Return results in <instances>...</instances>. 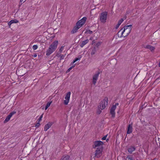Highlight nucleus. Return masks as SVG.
Instances as JSON below:
<instances>
[{"mask_svg":"<svg viewBox=\"0 0 160 160\" xmlns=\"http://www.w3.org/2000/svg\"><path fill=\"white\" fill-rule=\"evenodd\" d=\"M132 25H129L125 26L121 29L117 33L118 37H125L127 36L130 32L132 29Z\"/></svg>","mask_w":160,"mask_h":160,"instance_id":"nucleus-1","label":"nucleus"},{"mask_svg":"<svg viewBox=\"0 0 160 160\" xmlns=\"http://www.w3.org/2000/svg\"><path fill=\"white\" fill-rule=\"evenodd\" d=\"M58 42L57 40L54 41L49 46L47 50L46 55L49 56L57 48Z\"/></svg>","mask_w":160,"mask_h":160,"instance_id":"nucleus-2","label":"nucleus"},{"mask_svg":"<svg viewBox=\"0 0 160 160\" xmlns=\"http://www.w3.org/2000/svg\"><path fill=\"white\" fill-rule=\"evenodd\" d=\"M108 12H102L100 15L99 20L102 23H105L106 22L107 18Z\"/></svg>","mask_w":160,"mask_h":160,"instance_id":"nucleus-3","label":"nucleus"},{"mask_svg":"<svg viewBox=\"0 0 160 160\" xmlns=\"http://www.w3.org/2000/svg\"><path fill=\"white\" fill-rule=\"evenodd\" d=\"M108 101V98H105L100 102L99 106H98V108H100L101 110L103 109L107 106Z\"/></svg>","mask_w":160,"mask_h":160,"instance_id":"nucleus-4","label":"nucleus"},{"mask_svg":"<svg viewBox=\"0 0 160 160\" xmlns=\"http://www.w3.org/2000/svg\"><path fill=\"white\" fill-rule=\"evenodd\" d=\"M103 148H97L95 152L94 156L93 158L95 159V158H99L102 155V152L103 151Z\"/></svg>","mask_w":160,"mask_h":160,"instance_id":"nucleus-5","label":"nucleus"},{"mask_svg":"<svg viewBox=\"0 0 160 160\" xmlns=\"http://www.w3.org/2000/svg\"><path fill=\"white\" fill-rule=\"evenodd\" d=\"M103 144V142L101 141H96L94 142V144L93 145V148H103L102 145Z\"/></svg>","mask_w":160,"mask_h":160,"instance_id":"nucleus-6","label":"nucleus"},{"mask_svg":"<svg viewBox=\"0 0 160 160\" xmlns=\"http://www.w3.org/2000/svg\"><path fill=\"white\" fill-rule=\"evenodd\" d=\"M86 20L87 18L86 17H84L80 20L78 21L76 23V24L81 28L85 23Z\"/></svg>","mask_w":160,"mask_h":160,"instance_id":"nucleus-7","label":"nucleus"},{"mask_svg":"<svg viewBox=\"0 0 160 160\" xmlns=\"http://www.w3.org/2000/svg\"><path fill=\"white\" fill-rule=\"evenodd\" d=\"M70 98V92H68L65 97V100L64 101V104L65 105L68 104Z\"/></svg>","mask_w":160,"mask_h":160,"instance_id":"nucleus-8","label":"nucleus"},{"mask_svg":"<svg viewBox=\"0 0 160 160\" xmlns=\"http://www.w3.org/2000/svg\"><path fill=\"white\" fill-rule=\"evenodd\" d=\"M99 74L100 72L98 71L93 76L92 83L94 85H95L96 84Z\"/></svg>","mask_w":160,"mask_h":160,"instance_id":"nucleus-9","label":"nucleus"},{"mask_svg":"<svg viewBox=\"0 0 160 160\" xmlns=\"http://www.w3.org/2000/svg\"><path fill=\"white\" fill-rule=\"evenodd\" d=\"M115 106H112L110 110V113L112 115V117L113 118H114L115 116Z\"/></svg>","mask_w":160,"mask_h":160,"instance_id":"nucleus-10","label":"nucleus"},{"mask_svg":"<svg viewBox=\"0 0 160 160\" xmlns=\"http://www.w3.org/2000/svg\"><path fill=\"white\" fill-rule=\"evenodd\" d=\"M53 124L52 122H49L48 124H46L44 126V130L46 131Z\"/></svg>","mask_w":160,"mask_h":160,"instance_id":"nucleus-11","label":"nucleus"},{"mask_svg":"<svg viewBox=\"0 0 160 160\" xmlns=\"http://www.w3.org/2000/svg\"><path fill=\"white\" fill-rule=\"evenodd\" d=\"M80 28L76 24V25L73 28L71 32L72 33H74L78 32V30Z\"/></svg>","mask_w":160,"mask_h":160,"instance_id":"nucleus-12","label":"nucleus"},{"mask_svg":"<svg viewBox=\"0 0 160 160\" xmlns=\"http://www.w3.org/2000/svg\"><path fill=\"white\" fill-rule=\"evenodd\" d=\"M132 124H129L128 127V130L127 133L128 134H130L132 132Z\"/></svg>","mask_w":160,"mask_h":160,"instance_id":"nucleus-13","label":"nucleus"},{"mask_svg":"<svg viewBox=\"0 0 160 160\" xmlns=\"http://www.w3.org/2000/svg\"><path fill=\"white\" fill-rule=\"evenodd\" d=\"M18 22V21L16 19L12 20L8 23V25L10 28L11 25L13 23H17Z\"/></svg>","mask_w":160,"mask_h":160,"instance_id":"nucleus-14","label":"nucleus"},{"mask_svg":"<svg viewBox=\"0 0 160 160\" xmlns=\"http://www.w3.org/2000/svg\"><path fill=\"white\" fill-rule=\"evenodd\" d=\"M144 48H146L148 49H149L151 52H152L154 50L155 48L150 45H147L146 46L144 47Z\"/></svg>","mask_w":160,"mask_h":160,"instance_id":"nucleus-15","label":"nucleus"},{"mask_svg":"<svg viewBox=\"0 0 160 160\" xmlns=\"http://www.w3.org/2000/svg\"><path fill=\"white\" fill-rule=\"evenodd\" d=\"M88 41H89L88 39L83 41L80 45V47L82 48L88 42Z\"/></svg>","mask_w":160,"mask_h":160,"instance_id":"nucleus-16","label":"nucleus"},{"mask_svg":"<svg viewBox=\"0 0 160 160\" xmlns=\"http://www.w3.org/2000/svg\"><path fill=\"white\" fill-rule=\"evenodd\" d=\"M135 150V148L133 147H131L128 148V151L130 153H131Z\"/></svg>","mask_w":160,"mask_h":160,"instance_id":"nucleus-17","label":"nucleus"},{"mask_svg":"<svg viewBox=\"0 0 160 160\" xmlns=\"http://www.w3.org/2000/svg\"><path fill=\"white\" fill-rule=\"evenodd\" d=\"M12 117L9 114L6 118L5 119L4 121V123H5L8 122L10 120V118Z\"/></svg>","mask_w":160,"mask_h":160,"instance_id":"nucleus-18","label":"nucleus"},{"mask_svg":"<svg viewBox=\"0 0 160 160\" xmlns=\"http://www.w3.org/2000/svg\"><path fill=\"white\" fill-rule=\"evenodd\" d=\"M126 160H134V159H133V158L130 155H129L126 158Z\"/></svg>","mask_w":160,"mask_h":160,"instance_id":"nucleus-19","label":"nucleus"},{"mask_svg":"<svg viewBox=\"0 0 160 160\" xmlns=\"http://www.w3.org/2000/svg\"><path fill=\"white\" fill-rule=\"evenodd\" d=\"M58 57L60 58V60H61L62 59H63L64 56L62 55V54H58L56 55Z\"/></svg>","mask_w":160,"mask_h":160,"instance_id":"nucleus-20","label":"nucleus"},{"mask_svg":"<svg viewBox=\"0 0 160 160\" xmlns=\"http://www.w3.org/2000/svg\"><path fill=\"white\" fill-rule=\"evenodd\" d=\"M82 57L81 56H79L78 58H75V59L72 62L73 64L76 62L77 61L79 60L80 58H81Z\"/></svg>","mask_w":160,"mask_h":160,"instance_id":"nucleus-21","label":"nucleus"},{"mask_svg":"<svg viewBox=\"0 0 160 160\" xmlns=\"http://www.w3.org/2000/svg\"><path fill=\"white\" fill-rule=\"evenodd\" d=\"M52 102L51 101V102H48L47 103V105L45 107V110H46L49 107Z\"/></svg>","mask_w":160,"mask_h":160,"instance_id":"nucleus-22","label":"nucleus"},{"mask_svg":"<svg viewBox=\"0 0 160 160\" xmlns=\"http://www.w3.org/2000/svg\"><path fill=\"white\" fill-rule=\"evenodd\" d=\"M102 110H101L100 108H98V110L97 111V112H96L98 114H100L101 113V111Z\"/></svg>","mask_w":160,"mask_h":160,"instance_id":"nucleus-23","label":"nucleus"},{"mask_svg":"<svg viewBox=\"0 0 160 160\" xmlns=\"http://www.w3.org/2000/svg\"><path fill=\"white\" fill-rule=\"evenodd\" d=\"M92 32L91 31H90V30H87L85 32V33L86 34H92Z\"/></svg>","mask_w":160,"mask_h":160,"instance_id":"nucleus-24","label":"nucleus"},{"mask_svg":"<svg viewBox=\"0 0 160 160\" xmlns=\"http://www.w3.org/2000/svg\"><path fill=\"white\" fill-rule=\"evenodd\" d=\"M124 20L123 18H121L118 22V24L120 25L122 23L123 21Z\"/></svg>","mask_w":160,"mask_h":160,"instance_id":"nucleus-25","label":"nucleus"},{"mask_svg":"<svg viewBox=\"0 0 160 160\" xmlns=\"http://www.w3.org/2000/svg\"><path fill=\"white\" fill-rule=\"evenodd\" d=\"M69 160V157L66 156L63 158H62V160Z\"/></svg>","mask_w":160,"mask_h":160,"instance_id":"nucleus-26","label":"nucleus"},{"mask_svg":"<svg viewBox=\"0 0 160 160\" xmlns=\"http://www.w3.org/2000/svg\"><path fill=\"white\" fill-rule=\"evenodd\" d=\"M38 46L37 45H34L32 46V49L34 50H35L38 48Z\"/></svg>","mask_w":160,"mask_h":160,"instance_id":"nucleus-27","label":"nucleus"},{"mask_svg":"<svg viewBox=\"0 0 160 160\" xmlns=\"http://www.w3.org/2000/svg\"><path fill=\"white\" fill-rule=\"evenodd\" d=\"M27 0H20V4L22 5V3L25 2Z\"/></svg>","mask_w":160,"mask_h":160,"instance_id":"nucleus-28","label":"nucleus"},{"mask_svg":"<svg viewBox=\"0 0 160 160\" xmlns=\"http://www.w3.org/2000/svg\"><path fill=\"white\" fill-rule=\"evenodd\" d=\"M16 113V112L15 111H13L11 112L9 114L10 115V116L11 117L14 114H15Z\"/></svg>","mask_w":160,"mask_h":160,"instance_id":"nucleus-29","label":"nucleus"},{"mask_svg":"<svg viewBox=\"0 0 160 160\" xmlns=\"http://www.w3.org/2000/svg\"><path fill=\"white\" fill-rule=\"evenodd\" d=\"M96 51L94 49H93L92 50L91 52V54L92 55H94Z\"/></svg>","mask_w":160,"mask_h":160,"instance_id":"nucleus-30","label":"nucleus"},{"mask_svg":"<svg viewBox=\"0 0 160 160\" xmlns=\"http://www.w3.org/2000/svg\"><path fill=\"white\" fill-rule=\"evenodd\" d=\"M63 48H64L63 46L61 47V48L59 50V52H61L63 51Z\"/></svg>","mask_w":160,"mask_h":160,"instance_id":"nucleus-31","label":"nucleus"},{"mask_svg":"<svg viewBox=\"0 0 160 160\" xmlns=\"http://www.w3.org/2000/svg\"><path fill=\"white\" fill-rule=\"evenodd\" d=\"M40 125V122H38L35 125V127H38Z\"/></svg>","mask_w":160,"mask_h":160,"instance_id":"nucleus-32","label":"nucleus"},{"mask_svg":"<svg viewBox=\"0 0 160 160\" xmlns=\"http://www.w3.org/2000/svg\"><path fill=\"white\" fill-rule=\"evenodd\" d=\"M107 135H105L104 137L102 138V140H105L106 139V137H107Z\"/></svg>","mask_w":160,"mask_h":160,"instance_id":"nucleus-33","label":"nucleus"},{"mask_svg":"<svg viewBox=\"0 0 160 160\" xmlns=\"http://www.w3.org/2000/svg\"><path fill=\"white\" fill-rule=\"evenodd\" d=\"M101 42H98L96 44V45L97 46H100L101 44Z\"/></svg>","mask_w":160,"mask_h":160,"instance_id":"nucleus-34","label":"nucleus"},{"mask_svg":"<svg viewBox=\"0 0 160 160\" xmlns=\"http://www.w3.org/2000/svg\"><path fill=\"white\" fill-rule=\"evenodd\" d=\"M120 25H119L118 24L116 25V26L115 27V28L116 29H118V27H119V26H120Z\"/></svg>","mask_w":160,"mask_h":160,"instance_id":"nucleus-35","label":"nucleus"},{"mask_svg":"<svg viewBox=\"0 0 160 160\" xmlns=\"http://www.w3.org/2000/svg\"><path fill=\"white\" fill-rule=\"evenodd\" d=\"M42 119L41 118H39L38 120V122H40L41 121Z\"/></svg>","mask_w":160,"mask_h":160,"instance_id":"nucleus-36","label":"nucleus"},{"mask_svg":"<svg viewBox=\"0 0 160 160\" xmlns=\"http://www.w3.org/2000/svg\"><path fill=\"white\" fill-rule=\"evenodd\" d=\"M70 71V68H69L68 69V70H67V71H66V73H68V72H69Z\"/></svg>","mask_w":160,"mask_h":160,"instance_id":"nucleus-37","label":"nucleus"},{"mask_svg":"<svg viewBox=\"0 0 160 160\" xmlns=\"http://www.w3.org/2000/svg\"><path fill=\"white\" fill-rule=\"evenodd\" d=\"M118 103H116L115 105H113V106H115L116 108V106H118Z\"/></svg>","mask_w":160,"mask_h":160,"instance_id":"nucleus-38","label":"nucleus"},{"mask_svg":"<svg viewBox=\"0 0 160 160\" xmlns=\"http://www.w3.org/2000/svg\"><path fill=\"white\" fill-rule=\"evenodd\" d=\"M43 114H42L41 115V116L39 118H42L43 117Z\"/></svg>","mask_w":160,"mask_h":160,"instance_id":"nucleus-39","label":"nucleus"},{"mask_svg":"<svg viewBox=\"0 0 160 160\" xmlns=\"http://www.w3.org/2000/svg\"><path fill=\"white\" fill-rule=\"evenodd\" d=\"M37 56V55L36 54H34L33 55V57H34V58H35Z\"/></svg>","mask_w":160,"mask_h":160,"instance_id":"nucleus-40","label":"nucleus"},{"mask_svg":"<svg viewBox=\"0 0 160 160\" xmlns=\"http://www.w3.org/2000/svg\"><path fill=\"white\" fill-rule=\"evenodd\" d=\"M75 66V65H72V66L71 67V70Z\"/></svg>","mask_w":160,"mask_h":160,"instance_id":"nucleus-41","label":"nucleus"},{"mask_svg":"<svg viewBox=\"0 0 160 160\" xmlns=\"http://www.w3.org/2000/svg\"><path fill=\"white\" fill-rule=\"evenodd\" d=\"M159 67H160V62L159 63Z\"/></svg>","mask_w":160,"mask_h":160,"instance_id":"nucleus-42","label":"nucleus"},{"mask_svg":"<svg viewBox=\"0 0 160 160\" xmlns=\"http://www.w3.org/2000/svg\"><path fill=\"white\" fill-rule=\"evenodd\" d=\"M20 160H22V159H21Z\"/></svg>","mask_w":160,"mask_h":160,"instance_id":"nucleus-43","label":"nucleus"}]
</instances>
